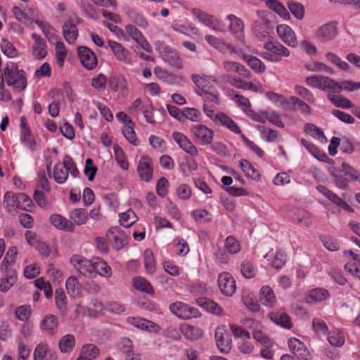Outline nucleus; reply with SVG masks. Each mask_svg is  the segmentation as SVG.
Wrapping results in <instances>:
<instances>
[{"instance_id":"51","label":"nucleus","mask_w":360,"mask_h":360,"mask_svg":"<svg viewBox=\"0 0 360 360\" xmlns=\"http://www.w3.org/2000/svg\"><path fill=\"white\" fill-rule=\"evenodd\" d=\"M70 218L72 220L74 224L82 225L86 222L88 215L85 210L76 208L70 212Z\"/></svg>"},{"instance_id":"64","label":"nucleus","mask_w":360,"mask_h":360,"mask_svg":"<svg viewBox=\"0 0 360 360\" xmlns=\"http://www.w3.org/2000/svg\"><path fill=\"white\" fill-rule=\"evenodd\" d=\"M327 60L331 63L335 65L339 69L346 71L349 69V65L344 60H342L340 57L332 52H328L326 54Z\"/></svg>"},{"instance_id":"56","label":"nucleus","mask_w":360,"mask_h":360,"mask_svg":"<svg viewBox=\"0 0 360 360\" xmlns=\"http://www.w3.org/2000/svg\"><path fill=\"white\" fill-rule=\"evenodd\" d=\"M240 272L243 277L250 279L255 276L257 268L251 261L245 260L240 265Z\"/></svg>"},{"instance_id":"34","label":"nucleus","mask_w":360,"mask_h":360,"mask_svg":"<svg viewBox=\"0 0 360 360\" xmlns=\"http://www.w3.org/2000/svg\"><path fill=\"white\" fill-rule=\"evenodd\" d=\"M35 23L41 30L49 42L56 43L58 41L59 36L57 34L56 30L49 22L37 20Z\"/></svg>"},{"instance_id":"26","label":"nucleus","mask_w":360,"mask_h":360,"mask_svg":"<svg viewBox=\"0 0 360 360\" xmlns=\"http://www.w3.org/2000/svg\"><path fill=\"white\" fill-rule=\"evenodd\" d=\"M213 122L217 124L227 127L230 131L235 134H241V131L238 124L226 114L222 112L215 114L214 117L213 118Z\"/></svg>"},{"instance_id":"25","label":"nucleus","mask_w":360,"mask_h":360,"mask_svg":"<svg viewBox=\"0 0 360 360\" xmlns=\"http://www.w3.org/2000/svg\"><path fill=\"white\" fill-rule=\"evenodd\" d=\"M50 223L58 230L72 232L75 225L72 221L58 214H53L49 218Z\"/></svg>"},{"instance_id":"16","label":"nucleus","mask_w":360,"mask_h":360,"mask_svg":"<svg viewBox=\"0 0 360 360\" xmlns=\"http://www.w3.org/2000/svg\"><path fill=\"white\" fill-rule=\"evenodd\" d=\"M108 238L112 240V247L117 250H121L128 243V238L118 226L110 228L107 233Z\"/></svg>"},{"instance_id":"46","label":"nucleus","mask_w":360,"mask_h":360,"mask_svg":"<svg viewBox=\"0 0 360 360\" xmlns=\"http://www.w3.org/2000/svg\"><path fill=\"white\" fill-rule=\"evenodd\" d=\"M134 287L141 292L153 295L154 290L151 284L146 278L142 277H135L132 280Z\"/></svg>"},{"instance_id":"4","label":"nucleus","mask_w":360,"mask_h":360,"mask_svg":"<svg viewBox=\"0 0 360 360\" xmlns=\"http://www.w3.org/2000/svg\"><path fill=\"white\" fill-rule=\"evenodd\" d=\"M307 85L328 92V94H339L338 82L334 79L322 75L307 77L305 80Z\"/></svg>"},{"instance_id":"58","label":"nucleus","mask_w":360,"mask_h":360,"mask_svg":"<svg viewBox=\"0 0 360 360\" xmlns=\"http://www.w3.org/2000/svg\"><path fill=\"white\" fill-rule=\"evenodd\" d=\"M17 200L18 208L30 211L32 207L33 203L32 199L25 193H18L15 197Z\"/></svg>"},{"instance_id":"18","label":"nucleus","mask_w":360,"mask_h":360,"mask_svg":"<svg viewBox=\"0 0 360 360\" xmlns=\"http://www.w3.org/2000/svg\"><path fill=\"white\" fill-rule=\"evenodd\" d=\"M279 38L287 45L296 47L298 44L296 34L292 29L287 25H279L276 27Z\"/></svg>"},{"instance_id":"33","label":"nucleus","mask_w":360,"mask_h":360,"mask_svg":"<svg viewBox=\"0 0 360 360\" xmlns=\"http://www.w3.org/2000/svg\"><path fill=\"white\" fill-rule=\"evenodd\" d=\"M137 172L140 178L146 182L150 181L153 177V168L145 158H141L139 160Z\"/></svg>"},{"instance_id":"44","label":"nucleus","mask_w":360,"mask_h":360,"mask_svg":"<svg viewBox=\"0 0 360 360\" xmlns=\"http://www.w3.org/2000/svg\"><path fill=\"white\" fill-rule=\"evenodd\" d=\"M240 167L248 177L253 180L259 181L260 179L259 172L255 169L252 165L246 160H241L239 162Z\"/></svg>"},{"instance_id":"54","label":"nucleus","mask_w":360,"mask_h":360,"mask_svg":"<svg viewBox=\"0 0 360 360\" xmlns=\"http://www.w3.org/2000/svg\"><path fill=\"white\" fill-rule=\"evenodd\" d=\"M120 223L122 226L129 228L137 220V217L134 211L128 210L125 212L120 214Z\"/></svg>"},{"instance_id":"49","label":"nucleus","mask_w":360,"mask_h":360,"mask_svg":"<svg viewBox=\"0 0 360 360\" xmlns=\"http://www.w3.org/2000/svg\"><path fill=\"white\" fill-rule=\"evenodd\" d=\"M127 322L137 328L145 330H150L155 326L153 322L140 317H129Z\"/></svg>"},{"instance_id":"14","label":"nucleus","mask_w":360,"mask_h":360,"mask_svg":"<svg viewBox=\"0 0 360 360\" xmlns=\"http://www.w3.org/2000/svg\"><path fill=\"white\" fill-rule=\"evenodd\" d=\"M72 266L84 276H93V259L89 260L83 256L75 255L70 258Z\"/></svg>"},{"instance_id":"55","label":"nucleus","mask_w":360,"mask_h":360,"mask_svg":"<svg viewBox=\"0 0 360 360\" xmlns=\"http://www.w3.org/2000/svg\"><path fill=\"white\" fill-rule=\"evenodd\" d=\"M16 255V247L10 248L1 262V271L13 270V269L9 268L8 266L14 262Z\"/></svg>"},{"instance_id":"29","label":"nucleus","mask_w":360,"mask_h":360,"mask_svg":"<svg viewBox=\"0 0 360 360\" xmlns=\"http://www.w3.org/2000/svg\"><path fill=\"white\" fill-rule=\"evenodd\" d=\"M269 318L276 324L287 329L292 327V322L290 316L284 311H272L269 314Z\"/></svg>"},{"instance_id":"35","label":"nucleus","mask_w":360,"mask_h":360,"mask_svg":"<svg viewBox=\"0 0 360 360\" xmlns=\"http://www.w3.org/2000/svg\"><path fill=\"white\" fill-rule=\"evenodd\" d=\"M329 296V292L324 288H314L310 290L307 295L305 300L307 303L313 304L321 302L326 300Z\"/></svg>"},{"instance_id":"53","label":"nucleus","mask_w":360,"mask_h":360,"mask_svg":"<svg viewBox=\"0 0 360 360\" xmlns=\"http://www.w3.org/2000/svg\"><path fill=\"white\" fill-rule=\"evenodd\" d=\"M55 301L57 307L63 314H65L68 310L67 297L64 290L61 288L57 289L55 292Z\"/></svg>"},{"instance_id":"9","label":"nucleus","mask_w":360,"mask_h":360,"mask_svg":"<svg viewBox=\"0 0 360 360\" xmlns=\"http://www.w3.org/2000/svg\"><path fill=\"white\" fill-rule=\"evenodd\" d=\"M290 351L297 360H313L312 355L309 352L307 346L300 340L290 338L288 340Z\"/></svg>"},{"instance_id":"19","label":"nucleus","mask_w":360,"mask_h":360,"mask_svg":"<svg viewBox=\"0 0 360 360\" xmlns=\"http://www.w3.org/2000/svg\"><path fill=\"white\" fill-rule=\"evenodd\" d=\"M127 34L134 40L146 51L150 53L152 49L150 44L143 37L142 33L133 25L129 24L125 27Z\"/></svg>"},{"instance_id":"27","label":"nucleus","mask_w":360,"mask_h":360,"mask_svg":"<svg viewBox=\"0 0 360 360\" xmlns=\"http://www.w3.org/2000/svg\"><path fill=\"white\" fill-rule=\"evenodd\" d=\"M93 274H98L105 278L112 276L111 267L101 257L93 258Z\"/></svg>"},{"instance_id":"10","label":"nucleus","mask_w":360,"mask_h":360,"mask_svg":"<svg viewBox=\"0 0 360 360\" xmlns=\"http://www.w3.org/2000/svg\"><path fill=\"white\" fill-rule=\"evenodd\" d=\"M160 57L171 65L176 68H181L182 63L178 53L167 45L160 44L156 48Z\"/></svg>"},{"instance_id":"60","label":"nucleus","mask_w":360,"mask_h":360,"mask_svg":"<svg viewBox=\"0 0 360 360\" xmlns=\"http://www.w3.org/2000/svg\"><path fill=\"white\" fill-rule=\"evenodd\" d=\"M2 52L8 58H15L18 56V51L14 45L6 39H3L0 44Z\"/></svg>"},{"instance_id":"7","label":"nucleus","mask_w":360,"mask_h":360,"mask_svg":"<svg viewBox=\"0 0 360 360\" xmlns=\"http://www.w3.org/2000/svg\"><path fill=\"white\" fill-rule=\"evenodd\" d=\"M190 131L193 140L198 145L208 146L213 141V131L204 124H198L192 125L190 128Z\"/></svg>"},{"instance_id":"39","label":"nucleus","mask_w":360,"mask_h":360,"mask_svg":"<svg viewBox=\"0 0 360 360\" xmlns=\"http://www.w3.org/2000/svg\"><path fill=\"white\" fill-rule=\"evenodd\" d=\"M58 325V319L54 315H49L44 317L41 323V329L49 335L56 333Z\"/></svg>"},{"instance_id":"63","label":"nucleus","mask_w":360,"mask_h":360,"mask_svg":"<svg viewBox=\"0 0 360 360\" xmlns=\"http://www.w3.org/2000/svg\"><path fill=\"white\" fill-rule=\"evenodd\" d=\"M245 58L247 60L248 65L255 72L258 73H262L264 72L265 65L259 58L251 56H245Z\"/></svg>"},{"instance_id":"36","label":"nucleus","mask_w":360,"mask_h":360,"mask_svg":"<svg viewBox=\"0 0 360 360\" xmlns=\"http://www.w3.org/2000/svg\"><path fill=\"white\" fill-rule=\"evenodd\" d=\"M180 330L184 336L191 340H198L203 335V330L201 328L188 324L181 325Z\"/></svg>"},{"instance_id":"12","label":"nucleus","mask_w":360,"mask_h":360,"mask_svg":"<svg viewBox=\"0 0 360 360\" xmlns=\"http://www.w3.org/2000/svg\"><path fill=\"white\" fill-rule=\"evenodd\" d=\"M215 341L221 353L227 354L231 349L232 340L229 333L224 327H217L215 330Z\"/></svg>"},{"instance_id":"11","label":"nucleus","mask_w":360,"mask_h":360,"mask_svg":"<svg viewBox=\"0 0 360 360\" xmlns=\"http://www.w3.org/2000/svg\"><path fill=\"white\" fill-rule=\"evenodd\" d=\"M218 285L220 291L226 296H232L236 290V281L229 272H223L218 276Z\"/></svg>"},{"instance_id":"2","label":"nucleus","mask_w":360,"mask_h":360,"mask_svg":"<svg viewBox=\"0 0 360 360\" xmlns=\"http://www.w3.org/2000/svg\"><path fill=\"white\" fill-rule=\"evenodd\" d=\"M264 51L259 53L260 57L272 63H278L290 56V51L277 41H268L264 44Z\"/></svg>"},{"instance_id":"24","label":"nucleus","mask_w":360,"mask_h":360,"mask_svg":"<svg viewBox=\"0 0 360 360\" xmlns=\"http://www.w3.org/2000/svg\"><path fill=\"white\" fill-rule=\"evenodd\" d=\"M31 37L34 41L32 48L34 57L37 59L44 58L47 55L45 40L37 33H32Z\"/></svg>"},{"instance_id":"50","label":"nucleus","mask_w":360,"mask_h":360,"mask_svg":"<svg viewBox=\"0 0 360 360\" xmlns=\"http://www.w3.org/2000/svg\"><path fill=\"white\" fill-rule=\"evenodd\" d=\"M100 349L94 344H87L83 346L82 354L79 357H83L88 360H94L98 356Z\"/></svg>"},{"instance_id":"28","label":"nucleus","mask_w":360,"mask_h":360,"mask_svg":"<svg viewBox=\"0 0 360 360\" xmlns=\"http://www.w3.org/2000/svg\"><path fill=\"white\" fill-rule=\"evenodd\" d=\"M252 30L258 39H263L266 38L269 30V20L264 17L255 20L252 25Z\"/></svg>"},{"instance_id":"5","label":"nucleus","mask_w":360,"mask_h":360,"mask_svg":"<svg viewBox=\"0 0 360 360\" xmlns=\"http://www.w3.org/2000/svg\"><path fill=\"white\" fill-rule=\"evenodd\" d=\"M192 13L201 23L210 29L221 32H224L227 30L224 22L214 15L198 8H193Z\"/></svg>"},{"instance_id":"61","label":"nucleus","mask_w":360,"mask_h":360,"mask_svg":"<svg viewBox=\"0 0 360 360\" xmlns=\"http://www.w3.org/2000/svg\"><path fill=\"white\" fill-rule=\"evenodd\" d=\"M115 158L117 164L124 170L129 168L127 160L124 155V151L120 146L115 145L114 147Z\"/></svg>"},{"instance_id":"37","label":"nucleus","mask_w":360,"mask_h":360,"mask_svg":"<svg viewBox=\"0 0 360 360\" xmlns=\"http://www.w3.org/2000/svg\"><path fill=\"white\" fill-rule=\"evenodd\" d=\"M259 300L262 304L272 307L276 302V297L273 290L267 285L262 287L259 291Z\"/></svg>"},{"instance_id":"42","label":"nucleus","mask_w":360,"mask_h":360,"mask_svg":"<svg viewBox=\"0 0 360 360\" xmlns=\"http://www.w3.org/2000/svg\"><path fill=\"white\" fill-rule=\"evenodd\" d=\"M328 99L336 107L343 109H349L354 106L352 102L341 95H335L334 94H328Z\"/></svg>"},{"instance_id":"15","label":"nucleus","mask_w":360,"mask_h":360,"mask_svg":"<svg viewBox=\"0 0 360 360\" xmlns=\"http://www.w3.org/2000/svg\"><path fill=\"white\" fill-rule=\"evenodd\" d=\"M192 81L198 88L196 93L199 96H202L203 94H209L212 97V100L218 102V97L216 94L211 92L212 86L211 85L209 79L197 74H193L191 76Z\"/></svg>"},{"instance_id":"31","label":"nucleus","mask_w":360,"mask_h":360,"mask_svg":"<svg viewBox=\"0 0 360 360\" xmlns=\"http://www.w3.org/2000/svg\"><path fill=\"white\" fill-rule=\"evenodd\" d=\"M63 35L69 44H74L78 37V30L72 20H67L63 26Z\"/></svg>"},{"instance_id":"48","label":"nucleus","mask_w":360,"mask_h":360,"mask_svg":"<svg viewBox=\"0 0 360 360\" xmlns=\"http://www.w3.org/2000/svg\"><path fill=\"white\" fill-rule=\"evenodd\" d=\"M53 176L54 180L59 184H64L68 178V170L65 168L63 163H57L53 169Z\"/></svg>"},{"instance_id":"59","label":"nucleus","mask_w":360,"mask_h":360,"mask_svg":"<svg viewBox=\"0 0 360 360\" xmlns=\"http://www.w3.org/2000/svg\"><path fill=\"white\" fill-rule=\"evenodd\" d=\"M340 169L343 174L349 177L351 181H357L360 179V173L347 163L342 162Z\"/></svg>"},{"instance_id":"30","label":"nucleus","mask_w":360,"mask_h":360,"mask_svg":"<svg viewBox=\"0 0 360 360\" xmlns=\"http://www.w3.org/2000/svg\"><path fill=\"white\" fill-rule=\"evenodd\" d=\"M226 20L229 21L230 32L238 38H241L244 32L243 21L237 16L229 14L226 16Z\"/></svg>"},{"instance_id":"52","label":"nucleus","mask_w":360,"mask_h":360,"mask_svg":"<svg viewBox=\"0 0 360 360\" xmlns=\"http://www.w3.org/2000/svg\"><path fill=\"white\" fill-rule=\"evenodd\" d=\"M109 86L113 91H117L119 89H126L127 82L122 75H113L109 79Z\"/></svg>"},{"instance_id":"6","label":"nucleus","mask_w":360,"mask_h":360,"mask_svg":"<svg viewBox=\"0 0 360 360\" xmlns=\"http://www.w3.org/2000/svg\"><path fill=\"white\" fill-rule=\"evenodd\" d=\"M192 13L201 23L210 29L221 32H224L227 30L224 22L214 15L198 8H193Z\"/></svg>"},{"instance_id":"21","label":"nucleus","mask_w":360,"mask_h":360,"mask_svg":"<svg viewBox=\"0 0 360 360\" xmlns=\"http://www.w3.org/2000/svg\"><path fill=\"white\" fill-rule=\"evenodd\" d=\"M108 44L117 60L127 65L131 64V59L128 50L121 44L109 40Z\"/></svg>"},{"instance_id":"22","label":"nucleus","mask_w":360,"mask_h":360,"mask_svg":"<svg viewBox=\"0 0 360 360\" xmlns=\"http://www.w3.org/2000/svg\"><path fill=\"white\" fill-rule=\"evenodd\" d=\"M338 34L335 22L326 23L321 26L316 32L317 38L322 42L333 39Z\"/></svg>"},{"instance_id":"45","label":"nucleus","mask_w":360,"mask_h":360,"mask_svg":"<svg viewBox=\"0 0 360 360\" xmlns=\"http://www.w3.org/2000/svg\"><path fill=\"white\" fill-rule=\"evenodd\" d=\"M75 345V338L72 334H68L60 338L58 347L61 352L68 353L72 351Z\"/></svg>"},{"instance_id":"41","label":"nucleus","mask_w":360,"mask_h":360,"mask_svg":"<svg viewBox=\"0 0 360 360\" xmlns=\"http://www.w3.org/2000/svg\"><path fill=\"white\" fill-rule=\"evenodd\" d=\"M198 305L203 307L209 312L219 315L222 312V309L214 301L206 297H199L196 300Z\"/></svg>"},{"instance_id":"40","label":"nucleus","mask_w":360,"mask_h":360,"mask_svg":"<svg viewBox=\"0 0 360 360\" xmlns=\"http://www.w3.org/2000/svg\"><path fill=\"white\" fill-rule=\"evenodd\" d=\"M328 172L334 178L335 184L338 188L345 190L348 187V180L342 175V172L340 168L330 167Z\"/></svg>"},{"instance_id":"8","label":"nucleus","mask_w":360,"mask_h":360,"mask_svg":"<svg viewBox=\"0 0 360 360\" xmlns=\"http://www.w3.org/2000/svg\"><path fill=\"white\" fill-rule=\"evenodd\" d=\"M171 312L181 319L198 318L200 313L198 309L181 302H176L169 305Z\"/></svg>"},{"instance_id":"1","label":"nucleus","mask_w":360,"mask_h":360,"mask_svg":"<svg viewBox=\"0 0 360 360\" xmlns=\"http://www.w3.org/2000/svg\"><path fill=\"white\" fill-rule=\"evenodd\" d=\"M4 75L6 84L14 90L20 91L26 88L27 79L23 70L18 69L16 63H8L4 69Z\"/></svg>"},{"instance_id":"43","label":"nucleus","mask_w":360,"mask_h":360,"mask_svg":"<svg viewBox=\"0 0 360 360\" xmlns=\"http://www.w3.org/2000/svg\"><path fill=\"white\" fill-rule=\"evenodd\" d=\"M126 13L129 18L140 27L146 28L148 26V22L146 19L136 9L129 8L126 11Z\"/></svg>"},{"instance_id":"23","label":"nucleus","mask_w":360,"mask_h":360,"mask_svg":"<svg viewBox=\"0 0 360 360\" xmlns=\"http://www.w3.org/2000/svg\"><path fill=\"white\" fill-rule=\"evenodd\" d=\"M317 190L338 207L347 210V212H353L352 208L345 201L342 200L337 194L327 188L326 186H317Z\"/></svg>"},{"instance_id":"57","label":"nucleus","mask_w":360,"mask_h":360,"mask_svg":"<svg viewBox=\"0 0 360 360\" xmlns=\"http://www.w3.org/2000/svg\"><path fill=\"white\" fill-rule=\"evenodd\" d=\"M134 123H132V124H126L122 129V134L130 143L133 144L134 146H139L140 142L138 140L136 134L134 130Z\"/></svg>"},{"instance_id":"62","label":"nucleus","mask_w":360,"mask_h":360,"mask_svg":"<svg viewBox=\"0 0 360 360\" xmlns=\"http://www.w3.org/2000/svg\"><path fill=\"white\" fill-rule=\"evenodd\" d=\"M56 56L57 64L59 67H63L67 56V51L63 41H58L56 43Z\"/></svg>"},{"instance_id":"13","label":"nucleus","mask_w":360,"mask_h":360,"mask_svg":"<svg viewBox=\"0 0 360 360\" xmlns=\"http://www.w3.org/2000/svg\"><path fill=\"white\" fill-rule=\"evenodd\" d=\"M172 138L185 153L193 157L198 155V148L186 135L178 131H174Z\"/></svg>"},{"instance_id":"32","label":"nucleus","mask_w":360,"mask_h":360,"mask_svg":"<svg viewBox=\"0 0 360 360\" xmlns=\"http://www.w3.org/2000/svg\"><path fill=\"white\" fill-rule=\"evenodd\" d=\"M4 274V277L1 279L0 290L7 292L16 282L17 274L15 270L1 271Z\"/></svg>"},{"instance_id":"17","label":"nucleus","mask_w":360,"mask_h":360,"mask_svg":"<svg viewBox=\"0 0 360 360\" xmlns=\"http://www.w3.org/2000/svg\"><path fill=\"white\" fill-rule=\"evenodd\" d=\"M77 53L82 64L88 70H93L97 65L98 61L95 53L86 46H79Z\"/></svg>"},{"instance_id":"38","label":"nucleus","mask_w":360,"mask_h":360,"mask_svg":"<svg viewBox=\"0 0 360 360\" xmlns=\"http://www.w3.org/2000/svg\"><path fill=\"white\" fill-rule=\"evenodd\" d=\"M65 288L68 294L72 297H77L81 294L82 285L75 276L68 278Z\"/></svg>"},{"instance_id":"3","label":"nucleus","mask_w":360,"mask_h":360,"mask_svg":"<svg viewBox=\"0 0 360 360\" xmlns=\"http://www.w3.org/2000/svg\"><path fill=\"white\" fill-rule=\"evenodd\" d=\"M266 96L276 103H279L281 105L285 110H300L302 113L310 115L311 110L310 106L297 97L291 96L287 100L283 96L274 92H268Z\"/></svg>"},{"instance_id":"47","label":"nucleus","mask_w":360,"mask_h":360,"mask_svg":"<svg viewBox=\"0 0 360 360\" xmlns=\"http://www.w3.org/2000/svg\"><path fill=\"white\" fill-rule=\"evenodd\" d=\"M266 5L284 19H289L290 14L287 9L278 0H267Z\"/></svg>"},{"instance_id":"20","label":"nucleus","mask_w":360,"mask_h":360,"mask_svg":"<svg viewBox=\"0 0 360 360\" xmlns=\"http://www.w3.org/2000/svg\"><path fill=\"white\" fill-rule=\"evenodd\" d=\"M20 141L31 150L36 148V143L31 131L27 125V119L25 117L20 118Z\"/></svg>"}]
</instances>
